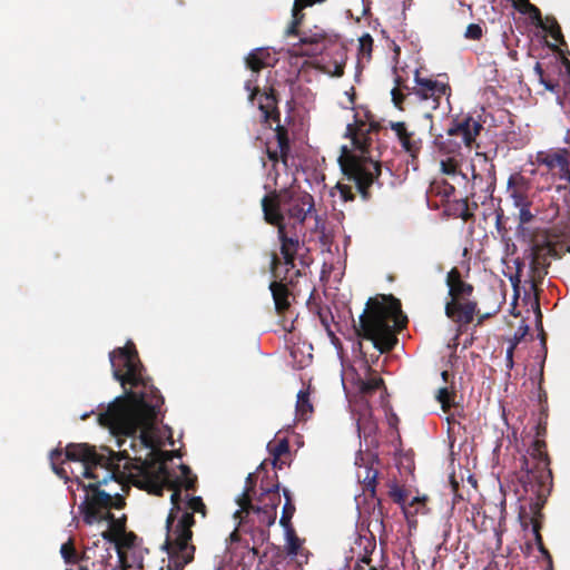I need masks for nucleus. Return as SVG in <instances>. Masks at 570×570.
<instances>
[{
	"label": "nucleus",
	"instance_id": "obj_1",
	"mask_svg": "<svg viewBox=\"0 0 570 570\" xmlns=\"http://www.w3.org/2000/svg\"><path fill=\"white\" fill-rule=\"evenodd\" d=\"M109 360L114 379L122 387L130 385V390H125L122 396H118L106 411L99 413V424L115 433L128 436L140 432L139 443L150 450L149 459H146L140 468L145 488L150 493L161 495L165 487L173 492L177 488L180 491L183 488L186 491H195L197 476L193 474L190 468L180 464V476L174 475L166 464L169 459L168 452L154 448L151 430L161 413L164 397L151 380L145 375V367L135 344L128 342L124 347L111 351Z\"/></svg>",
	"mask_w": 570,
	"mask_h": 570
},
{
	"label": "nucleus",
	"instance_id": "obj_2",
	"mask_svg": "<svg viewBox=\"0 0 570 570\" xmlns=\"http://www.w3.org/2000/svg\"><path fill=\"white\" fill-rule=\"evenodd\" d=\"M125 458L124 453H116L108 448H102L101 452H98L96 446L88 443H69L66 446V460L82 463L81 475L94 480L86 484L79 476L75 478L78 487L86 491L85 500L79 505L85 523L100 522L105 519L102 513L106 511L125 507L122 495H111L100 489L110 480L121 483L125 474L120 462Z\"/></svg>",
	"mask_w": 570,
	"mask_h": 570
},
{
	"label": "nucleus",
	"instance_id": "obj_3",
	"mask_svg": "<svg viewBox=\"0 0 570 570\" xmlns=\"http://www.w3.org/2000/svg\"><path fill=\"white\" fill-rule=\"evenodd\" d=\"M354 118V122L347 125L346 134L360 155L343 147L338 164L345 178L355 184L363 200H368L372 196L370 187L377 183L382 171L381 163L374 160L372 155L373 135L379 132L380 125L358 119L357 115Z\"/></svg>",
	"mask_w": 570,
	"mask_h": 570
},
{
	"label": "nucleus",
	"instance_id": "obj_4",
	"mask_svg": "<svg viewBox=\"0 0 570 570\" xmlns=\"http://www.w3.org/2000/svg\"><path fill=\"white\" fill-rule=\"evenodd\" d=\"M401 313V302L393 295L368 298L358 318L357 336L371 341L381 353L392 351L397 344L396 327L404 325L399 321Z\"/></svg>",
	"mask_w": 570,
	"mask_h": 570
},
{
	"label": "nucleus",
	"instance_id": "obj_5",
	"mask_svg": "<svg viewBox=\"0 0 570 570\" xmlns=\"http://www.w3.org/2000/svg\"><path fill=\"white\" fill-rule=\"evenodd\" d=\"M483 130L481 117L455 118L444 135L434 138V148L441 157V173L449 176L461 174V166L473 148H479L476 137Z\"/></svg>",
	"mask_w": 570,
	"mask_h": 570
},
{
	"label": "nucleus",
	"instance_id": "obj_6",
	"mask_svg": "<svg viewBox=\"0 0 570 570\" xmlns=\"http://www.w3.org/2000/svg\"><path fill=\"white\" fill-rule=\"evenodd\" d=\"M261 205L264 215L265 210H269L287 216L294 222L292 229H296V225L303 226L307 216L315 212L313 196L294 187L268 193L262 198Z\"/></svg>",
	"mask_w": 570,
	"mask_h": 570
},
{
	"label": "nucleus",
	"instance_id": "obj_7",
	"mask_svg": "<svg viewBox=\"0 0 570 570\" xmlns=\"http://www.w3.org/2000/svg\"><path fill=\"white\" fill-rule=\"evenodd\" d=\"M547 433L548 421L538 419L534 426V440L528 449L529 456H522L521 470L524 473L520 478L521 484L552 485L551 460L546 442Z\"/></svg>",
	"mask_w": 570,
	"mask_h": 570
},
{
	"label": "nucleus",
	"instance_id": "obj_8",
	"mask_svg": "<svg viewBox=\"0 0 570 570\" xmlns=\"http://www.w3.org/2000/svg\"><path fill=\"white\" fill-rule=\"evenodd\" d=\"M445 283L451 297L445 304V315L456 324H470L478 308V303L470 299L474 292L473 285L462 279L458 267L448 272Z\"/></svg>",
	"mask_w": 570,
	"mask_h": 570
},
{
	"label": "nucleus",
	"instance_id": "obj_9",
	"mask_svg": "<svg viewBox=\"0 0 570 570\" xmlns=\"http://www.w3.org/2000/svg\"><path fill=\"white\" fill-rule=\"evenodd\" d=\"M564 253H570V228L564 230L553 228L543 244H535L532 247L530 268L534 289L548 274L551 258H560Z\"/></svg>",
	"mask_w": 570,
	"mask_h": 570
},
{
	"label": "nucleus",
	"instance_id": "obj_10",
	"mask_svg": "<svg viewBox=\"0 0 570 570\" xmlns=\"http://www.w3.org/2000/svg\"><path fill=\"white\" fill-rule=\"evenodd\" d=\"M522 488L524 490L525 500L529 501V507H520L519 520L523 529H527L529 525L532 527L537 548L538 550H542L544 546L540 533L543 519L542 508L551 492L552 485L522 484Z\"/></svg>",
	"mask_w": 570,
	"mask_h": 570
},
{
	"label": "nucleus",
	"instance_id": "obj_11",
	"mask_svg": "<svg viewBox=\"0 0 570 570\" xmlns=\"http://www.w3.org/2000/svg\"><path fill=\"white\" fill-rule=\"evenodd\" d=\"M181 515L174 529L167 528L168 533L164 548L170 557H177L184 564L194 559L195 547L190 544L193 538L191 527L195 524V513L180 509Z\"/></svg>",
	"mask_w": 570,
	"mask_h": 570
},
{
	"label": "nucleus",
	"instance_id": "obj_12",
	"mask_svg": "<svg viewBox=\"0 0 570 570\" xmlns=\"http://www.w3.org/2000/svg\"><path fill=\"white\" fill-rule=\"evenodd\" d=\"M259 110L263 114L265 124L269 125V120L276 122L275 136L279 149V156L282 163L287 166L288 157L291 154V145L287 129L281 125V111L278 109V97L274 88H269L268 91L262 95V100L258 105Z\"/></svg>",
	"mask_w": 570,
	"mask_h": 570
},
{
	"label": "nucleus",
	"instance_id": "obj_13",
	"mask_svg": "<svg viewBox=\"0 0 570 570\" xmlns=\"http://www.w3.org/2000/svg\"><path fill=\"white\" fill-rule=\"evenodd\" d=\"M265 222L269 225L277 227V235L281 242V254L284 258V264L288 268L295 267V258L301 247V242L297 233L292 227L288 229L284 222V215L265 210Z\"/></svg>",
	"mask_w": 570,
	"mask_h": 570
},
{
	"label": "nucleus",
	"instance_id": "obj_14",
	"mask_svg": "<svg viewBox=\"0 0 570 570\" xmlns=\"http://www.w3.org/2000/svg\"><path fill=\"white\" fill-rule=\"evenodd\" d=\"M481 156L480 171L475 170V166L472 165V180H471V198L481 199L483 204L488 198L492 197L495 189V166L489 160L484 154H476Z\"/></svg>",
	"mask_w": 570,
	"mask_h": 570
},
{
	"label": "nucleus",
	"instance_id": "obj_15",
	"mask_svg": "<svg viewBox=\"0 0 570 570\" xmlns=\"http://www.w3.org/2000/svg\"><path fill=\"white\" fill-rule=\"evenodd\" d=\"M415 87L412 94L422 102H426L428 108L432 111L439 108L441 99L451 95V87L442 81L432 78H422L420 71H415Z\"/></svg>",
	"mask_w": 570,
	"mask_h": 570
},
{
	"label": "nucleus",
	"instance_id": "obj_16",
	"mask_svg": "<svg viewBox=\"0 0 570 570\" xmlns=\"http://www.w3.org/2000/svg\"><path fill=\"white\" fill-rule=\"evenodd\" d=\"M331 37L318 27L302 32L298 43L294 45L296 55L314 57L325 49V43Z\"/></svg>",
	"mask_w": 570,
	"mask_h": 570
},
{
	"label": "nucleus",
	"instance_id": "obj_17",
	"mask_svg": "<svg viewBox=\"0 0 570 570\" xmlns=\"http://www.w3.org/2000/svg\"><path fill=\"white\" fill-rule=\"evenodd\" d=\"M173 508L167 517L166 527L173 525L180 509L190 511L191 513H200L203 518L207 515V508L200 497H190L186 494L183 497L180 490L177 488L170 495Z\"/></svg>",
	"mask_w": 570,
	"mask_h": 570
},
{
	"label": "nucleus",
	"instance_id": "obj_18",
	"mask_svg": "<svg viewBox=\"0 0 570 570\" xmlns=\"http://www.w3.org/2000/svg\"><path fill=\"white\" fill-rule=\"evenodd\" d=\"M390 128L395 132L402 149L411 157L412 161L419 158L423 141L414 131L409 130L404 121H391Z\"/></svg>",
	"mask_w": 570,
	"mask_h": 570
},
{
	"label": "nucleus",
	"instance_id": "obj_19",
	"mask_svg": "<svg viewBox=\"0 0 570 570\" xmlns=\"http://www.w3.org/2000/svg\"><path fill=\"white\" fill-rule=\"evenodd\" d=\"M250 514L248 518L244 519L243 521L240 519L238 520V524L240 527H244L246 523L252 522L253 525L257 523V528L259 530V534L262 537V540H265L268 537V532L266 531V528L274 524L276 520L277 512L273 509H267L263 505H254L250 508Z\"/></svg>",
	"mask_w": 570,
	"mask_h": 570
},
{
	"label": "nucleus",
	"instance_id": "obj_20",
	"mask_svg": "<svg viewBox=\"0 0 570 570\" xmlns=\"http://www.w3.org/2000/svg\"><path fill=\"white\" fill-rule=\"evenodd\" d=\"M365 374L364 376H357L355 385L358 393L366 397L372 396L377 390L385 387L383 379L379 373L371 367L368 362L365 360Z\"/></svg>",
	"mask_w": 570,
	"mask_h": 570
},
{
	"label": "nucleus",
	"instance_id": "obj_21",
	"mask_svg": "<svg viewBox=\"0 0 570 570\" xmlns=\"http://www.w3.org/2000/svg\"><path fill=\"white\" fill-rule=\"evenodd\" d=\"M256 485V476L254 473H249L246 478V485L243 493L237 498V504L239 509L234 513L235 519H240L242 521L249 517L250 508H253L252 503V493H254V489Z\"/></svg>",
	"mask_w": 570,
	"mask_h": 570
},
{
	"label": "nucleus",
	"instance_id": "obj_22",
	"mask_svg": "<svg viewBox=\"0 0 570 570\" xmlns=\"http://www.w3.org/2000/svg\"><path fill=\"white\" fill-rule=\"evenodd\" d=\"M261 494L257 499L258 505L266 507L267 509H273L277 512V507L281 503V494H279V484L278 483H265L262 481L261 484Z\"/></svg>",
	"mask_w": 570,
	"mask_h": 570
},
{
	"label": "nucleus",
	"instance_id": "obj_23",
	"mask_svg": "<svg viewBox=\"0 0 570 570\" xmlns=\"http://www.w3.org/2000/svg\"><path fill=\"white\" fill-rule=\"evenodd\" d=\"M269 289L272 292L276 312L279 315L284 314L291 306L289 297L292 294L287 285L275 281L271 283Z\"/></svg>",
	"mask_w": 570,
	"mask_h": 570
},
{
	"label": "nucleus",
	"instance_id": "obj_24",
	"mask_svg": "<svg viewBox=\"0 0 570 570\" xmlns=\"http://www.w3.org/2000/svg\"><path fill=\"white\" fill-rule=\"evenodd\" d=\"M105 519L102 521L109 522V529L102 533V538L107 541H112L117 535L126 532V518L116 519L110 511L102 513Z\"/></svg>",
	"mask_w": 570,
	"mask_h": 570
},
{
	"label": "nucleus",
	"instance_id": "obj_25",
	"mask_svg": "<svg viewBox=\"0 0 570 570\" xmlns=\"http://www.w3.org/2000/svg\"><path fill=\"white\" fill-rule=\"evenodd\" d=\"M271 55L266 49L258 48L253 50L246 58L247 68L254 72H258L262 69L268 67Z\"/></svg>",
	"mask_w": 570,
	"mask_h": 570
},
{
	"label": "nucleus",
	"instance_id": "obj_26",
	"mask_svg": "<svg viewBox=\"0 0 570 570\" xmlns=\"http://www.w3.org/2000/svg\"><path fill=\"white\" fill-rule=\"evenodd\" d=\"M313 412V405L309 400V392L301 390L297 394L296 415L299 420H306Z\"/></svg>",
	"mask_w": 570,
	"mask_h": 570
},
{
	"label": "nucleus",
	"instance_id": "obj_27",
	"mask_svg": "<svg viewBox=\"0 0 570 570\" xmlns=\"http://www.w3.org/2000/svg\"><path fill=\"white\" fill-rule=\"evenodd\" d=\"M283 494L285 498V504L283 507L282 515L279 519V524L284 529L293 528L291 520H292L296 509H295L294 503L292 502V497H291L289 490L283 489Z\"/></svg>",
	"mask_w": 570,
	"mask_h": 570
},
{
	"label": "nucleus",
	"instance_id": "obj_28",
	"mask_svg": "<svg viewBox=\"0 0 570 570\" xmlns=\"http://www.w3.org/2000/svg\"><path fill=\"white\" fill-rule=\"evenodd\" d=\"M471 199V204L469 203L468 198L460 199L459 202H456L455 210L458 212V216L462 218L464 222L473 219L474 215L472 210L476 209L479 207V202H481V199L478 198Z\"/></svg>",
	"mask_w": 570,
	"mask_h": 570
},
{
	"label": "nucleus",
	"instance_id": "obj_29",
	"mask_svg": "<svg viewBox=\"0 0 570 570\" xmlns=\"http://www.w3.org/2000/svg\"><path fill=\"white\" fill-rule=\"evenodd\" d=\"M377 474V470L370 466L364 468V475H362L361 473L357 474L358 479H362L363 491L368 492L370 495L373 498L375 497L376 491Z\"/></svg>",
	"mask_w": 570,
	"mask_h": 570
},
{
	"label": "nucleus",
	"instance_id": "obj_30",
	"mask_svg": "<svg viewBox=\"0 0 570 570\" xmlns=\"http://www.w3.org/2000/svg\"><path fill=\"white\" fill-rule=\"evenodd\" d=\"M541 29L547 31L553 38V40L558 42L560 46H567V42L561 31V27L553 16L546 17L544 27H541Z\"/></svg>",
	"mask_w": 570,
	"mask_h": 570
},
{
	"label": "nucleus",
	"instance_id": "obj_31",
	"mask_svg": "<svg viewBox=\"0 0 570 570\" xmlns=\"http://www.w3.org/2000/svg\"><path fill=\"white\" fill-rule=\"evenodd\" d=\"M60 553L65 562L68 564H77L85 558V556L78 554L71 539L61 546Z\"/></svg>",
	"mask_w": 570,
	"mask_h": 570
},
{
	"label": "nucleus",
	"instance_id": "obj_32",
	"mask_svg": "<svg viewBox=\"0 0 570 570\" xmlns=\"http://www.w3.org/2000/svg\"><path fill=\"white\" fill-rule=\"evenodd\" d=\"M357 431L360 435L367 439L376 434L377 424L371 419V415L364 414L357 420Z\"/></svg>",
	"mask_w": 570,
	"mask_h": 570
},
{
	"label": "nucleus",
	"instance_id": "obj_33",
	"mask_svg": "<svg viewBox=\"0 0 570 570\" xmlns=\"http://www.w3.org/2000/svg\"><path fill=\"white\" fill-rule=\"evenodd\" d=\"M137 535L134 532H124L111 542L115 543L117 551L119 554H121L122 549H131L135 547L137 541Z\"/></svg>",
	"mask_w": 570,
	"mask_h": 570
},
{
	"label": "nucleus",
	"instance_id": "obj_34",
	"mask_svg": "<svg viewBox=\"0 0 570 570\" xmlns=\"http://www.w3.org/2000/svg\"><path fill=\"white\" fill-rule=\"evenodd\" d=\"M286 533V551L289 556H297L302 546L301 539L297 537L294 528L285 529Z\"/></svg>",
	"mask_w": 570,
	"mask_h": 570
},
{
	"label": "nucleus",
	"instance_id": "obj_35",
	"mask_svg": "<svg viewBox=\"0 0 570 570\" xmlns=\"http://www.w3.org/2000/svg\"><path fill=\"white\" fill-rule=\"evenodd\" d=\"M519 12L529 14L531 20L535 23L537 27L541 28L544 27L546 19H542L541 11L538 7L532 4L530 1H527L525 6H522L519 8Z\"/></svg>",
	"mask_w": 570,
	"mask_h": 570
},
{
	"label": "nucleus",
	"instance_id": "obj_36",
	"mask_svg": "<svg viewBox=\"0 0 570 570\" xmlns=\"http://www.w3.org/2000/svg\"><path fill=\"white\" fill-rule=\"evenodd\" d=\"M436 400L441 404L443 412H448L453 405L455 392L450 391L448 387H441L438 390Z\"/></svg>",
	"mask_w": 570,
	"mask_h": 570
},
{
	"label": "nucleus",
	"instance_id": "obj_37",
	"mask_svg": "<svg viewBox=\"0 0 570 570\" xmlns=\"http://www.w3.org/2000/svg\"><path fill=\"white\" fill-rule=\"evenodd\" d=\"M269 452L273 455V464L276 465L277 461L283 454L289 452V443L286 439L279 440L275 445H268Z\"/></svg>",
	"mask_w": 570,
	"mask_h": 570
},
{
	"label": "nucleus",
	"instance_id": "obj_38",
	"mask_svg": "<svg viewBox=\"0 0 570 570\" xmlns=\"http://www.w3.org/2000/svg\"><path fill=\"white\" fill-rule=\"evenodd\" d=\"M317 315L318 318L324 326V328L327 331L330 336H334V333L331 330V323L333 321V315L327 306H318L317 308Z\"/></svg>",
	"mask_w": 570,
	"mask_h": 570
},
{
	"label": "nucleus",
	"instance_id": "obj_39",
	"mask_svg": "<svg viewBox=\"0 0 570 570\" xmlns=\"http://www.w3.org/2000/svg\"><path fill=\"white\" fill-rule=\"evenodd\" d=\"M390 498L397 504L403 505L407 500V492L397 484H392L389 490Z\"/></svg>",
	"mask_w": 570,
	"mask_h": 570
},
{
	"label": "nucleus",
	"instance_id": "obj_40",
	"mask_svg": "<svg viewBox=\"0 0 570 570\" xmlns=\"http://www.w3.org/2000/svg\"><path fill=\"white\" fill-rule=\"evenodd\" d=\"M63 453L66 454V450L63 451ZM61 455H62V450H60V449H56L51 452L50 458L52 461V469L59 478L65 479L66 481H69L70 479L68 476L66 469H63L62 466H58L55 463L57 460L60 459Z\"/></svg>",
	"mask_w": 570,
	"mask_h": 570
},
{
	"label": "nucleus",
	"instance_id": "obj_41",
	"mask_svg": "<svg viewBox=\"0 0 570 570\" xmlns=\"http://www.w3.org/2000/svg\"><path fill=\"white\" fill-rule=\"evenodd\" d=\"M344 67H345L344 60L334 61L331 63V66H327V65L323 66L322 70L331 76L342 77L344 75Z\"/></svg>",
	"mask_w": 570,
	"mask_h": 570
},
{
	"label": "nucleus",
	"instance_id": "obj_42",
	"mask_svg": "<svg viewBox=\"0 0 570 570\" xmlns=\"http://www.w3.org/2000/svg\"><path fill=\"white\" fill-rule=\"evenodd\" d=\"M360 52L364 56L370 57L373 48V38L370 33L363 35L360 39Z\"/></svg>",
	"mask_w": 570,
	"mask_h": 570
},
{
	"label": "nucleus",
	"instance_id": "obj_43",
	"mask_svg": "<svg viewBox=\"0 0 570 570\" xmlns=\"http://www.w3.org/2000/svg\"><path fill=\"white\" fill-rule=\"evenodd\" d=\"M483 31L482 27L478 23H470L466 27V30L464 32V37L469 40H480L482 38Z\"/></svg>",
	"mask_w": 570,
	"mask_h": 570
},
{
	"label": "nucleus",
	"instance_id": "obj_44",
	"mask_svg": "<svg viewBox=\"0 0 570 570\" xmlns=\"http://www.w3.org/2000/svg\"><path fill=\"white\" fill-rule=\"evenodd\" d=\"M518 346V341H511L505 353V365L507 368L510 371L513 368L514 362H513V355L514 351Z\"/></svg>",
	"mask_w": 570,
	"mask_h": 570
},
{
	"label": "nucleus",
	"instance_id": "obj_45",
	"mask_svg": "<svg viewBox=\"0 0 570 570\" xmlns=\"http://www.w3.org/2000/svg\"><path fill=\"white\" fill-rule=\"evenodd\" d=\"M392 101L395 107L403 110V102L406 98V96L402 92V90L397 87L393 88L391 91Z\"/></svg>",
	"mask_w": 570,
	"mask_h": 570
},
{
	"label": "nucleus",
	"instance_id": "obj_46",
	"mask_svg": "<svg viewBox=\"0 0 570 570\" xmlns=\"http://www.w3.org/2000/svg\"><path fill=\"white\" fill-rule=\"evenodd\" d=\"M336 188L338 189L340 195H341V197H342V199H343L344 202H351V200H354L355 195H354V193L352 191L351 186L338 183V184L336 185Z\"/></svg>",
	"mask_w": 570,
	"mask_h": 570
},
{
	"label": "nucleus",
	"instance_id": "obj_47",
	"mask_svg": "<svg viewBox=\"0 0 570 570\" xmlns=\"http://www.w3.org/2000/svg\"><path fill=\"white\" fill-rule=\"evenodd\" d=\"M533 219V214L530 210V205L519 207V222L520 224H528Z\"/></svg>",
	"mask_w": 570,
	"mask_h": 570
},
{
	"label": "nucleus",
	"instance_id": "obj_48",
	"mask_svg": "<svg viewBox=\"0 0 570 570\" xmlns=\"http://www.w3.org/2000/svg\"><path fill=\"white\" fill-rule=\"evenodd\" d=\"M511 197L513 198L514 205L517 207H522V206H525V205H530V203L528 202V198L524 195V193H522L520 190L514 189L512 191V194H511Z\"/></svg>",
	"mask_w": 570,
	"mask_h": 570
},
{
	"label": "nucleus",
	"instance_id": "obj_49",
	"mask_svg": "<svg viewBox=\"0 0 570 570\" xmlns=\"http://www.w3.org/2000/svg\"><path fill=\"white\" fill-rule=\"evenodd\" d=\"M302 32L299 31V21H292L286 30V36L288 37H299Z\"/></svg>",
	"mask_w": 570,
	"mask_h": 570
},
{
	"label": "nucleus",
	"instance_id": "obj_50",
	"mask_svg": "<svg viewBox=\"0 0 570 570\" xmlns=\"http://www.w3.org/2000/svg\"><path fill=\"white\" fill-rule=\"evenodd\" d=\"M549 416V406H548V395H544V401L542 405H540L539 420L548 421Z\"/></svg>",
	"mask_w": 570,
	"mask_h": 570
},
{
	"label": "nucleus",
	"instance_id": "obj_51",
	"mask_svg": "<svg viewBox=\"0 0 570 570\" xmlns=\"http://www.w3.org/2000/svg\"><path fill=\"white\" fill-rule=\"evenodd\" d=\"M539 81H540V83H542L544 86V88L548 91H551V92H557L558 91V88H559L558 82H553L551 80H548L544 77L539 79Z\"/></svg>",
	"mask_w": 570,
	"mask_h": 570
},
{
	"label": "nucleus",
	"instance_id": "obj_52",
	"mask_svg": "<svg viewBox=\"0 0 570 570\" xmlns=\"http://www.w3.org/2000/svg\"><path fill=\"white\" fill-rule=\"evenodd\" d=\"M539 551H540V553L543 556V558L547 561V570H553L552 556L549 552V550L546 548V546H543V549L539 550Z\"/></svg>",
	"mask_w": 570,
	"mask_h": 570
},
{
	"label": "nucleus",
	"instance_id": "obj_53",
	"mask_svg": "<svg viewBox=\"0 0 570 570\" xmlns=\"http://www.w3.org/2000/svg\"><path fill=\"white\" fill-rule=\"evenodd\" d=\"M245 89L250 91L249 94V101H254L256 95L259 92V89L257 87H252V80L246 81Z\"/></svg>",
	"mask_w": 570,
	"mask_h": 570
},
{
	"label": "nucleus",
	"instance_id": "obj_54",
	"mask_svg": "<svg viewBox=\"0 0 570 570\" xmlns=\"http://www.w3.org/2000/svg\"><path fill=\"white\" fill-rule=\"evenodd\" d=\"M266 154H267L268 159L271 161H273L274 164L282 161L281 156H279V150L278 151L271 150L269 148H267Z\"/></svg>",
	"mask_w": 570,
	"mask_h": 570
},
{
	"label": "nucleus",
	"instance_id": "obj_55",
	"mask_svg": "<svg viewBox=\"0 0 570 570\" xmlns=\"http://www.w3.org/2000/svg\"><path fill=\"white\" fill-rule=\"evenodd\" d=\"M345 94L348 97V101H350L351 108H353V106L355 104V96H356L354 87H351L350 90L346 91Z\"/></svg>",
	"mask_w": 570,
	"mask_h": 570
},
{
	"label": "nucleus",
	"instance_id": "obj_56",
	"mask_svg": "<svg viewBox=\"0 0 570 570\" xmlns=\"http://www.w3.org/2000/svg\"><path fill=\"white\" fill-rule=\"evenodd\" d=\"M534 72L538 75L539 79L544 77L543 68L540 62H535Z\"/></svg>",
	"mask_w": 570,
	"mask_h": 570
},
{
	"label": "nucleus",
	"instance_id": "obj_57",
	"mask_svg": "<svg viewBox=\"0 0 570 570\" xmlns=\"http://www.w3.org/2000/svg\"><path fill=\"white\" fill-rule=\"evenodd\" d=\"M544 395H547V392L541 386H539V406L542 405L544 401Z\"/></svg>",
	"mask_w": 570,
	"mask_h": 570
},
{
	"label": "nucleus",
	"instance_id": "obj_58",
	"mask_svg": "<svg viewBox=\"0 0 570 570\" xmlns=\"http://www.w3.org/2000/svg\"><path fill=\"white\" fill-rule=\"evenodd\" d=\"M454 191H455L454 186H452V185H449V184H448V185L445 186V189H444V195H445V196H450V195H452Z\"/></svg>",
	"mask_w": 570,
	"mask_h": 570
},
{
	"label": "nucleus",
	"instance_id": "obj_59",
	"mask_svg": "<svg viewBox=\"0 0 570 570\" xmlns=\"http://www.w3.org/2000/svg\"><path fill=\"white\" fill-rule=\"evenodd\" d=\"M535 305H537V307H535V309H537V318H538L539 324L542 326V323H541L542 314H541V311H540L539 303L537 302Z\"/></svg>",
	"mask_w": 570,
	"mask_h": 570
},
{
	"label": "nucleus",
	"instance_id": "obj_60",
	"mask_svg": "<svg viewBox=\"0 0 570 570\" xmlns=\"http://www.w3.org/2000/svg\"><path fill=\"white\" fill-rule=\"evenodd\" d=\"M229 539H230L232 541H238V540H239L237 529H235V530L230 533Z\"/></svg>",
	"mask_w": 570,
	"mask_h": 570
},
{
	"label": "nucleus",
	"instance_id": "obj_61",
	"mask_svg": "<svg viewBox=\"0 0 570 570\" xmlns=\"http://www.w3.org/2000/svg\"><path fill=\"white\" fill-rule=\"evenodd\" d=\"M441 376H442V380L446 383L449 381L450 373L448 371H443L441 373Z\"/></svg>",
	"mask_w": 570,
	"mask_h": 570
},
{
	"label": "nucleus",
	"instance_id": "obj_62",
	"mask_svg": "<svg viewBox=\"0 0 570 570\" xmlns=\"http://www.w3.org/2000/svg\"><path fill=\"white\" fill-rule=\"evenodd\" d=\"M523 335H524V334H521V335H517V334H515V335H514L513 341H518V344H519V343H520V341L522 340Z\"/></svg>",
	"mask_w": 570,
	"mask_h": 570
},
{
	"label": "nucleus",
	"instance_id": "obj_63",
	"mask_svg": "<svg viewBox=\"0 0 570 570\" xmlns=\"http://www.w3.org/2000/svg\"><path fill=\"white\" fill-rule=\"evenodd\" d=\"M553 51H559V47L558 45H554V43H551V45H548Z\"/></svg>",
	"mask_w": 570,
	"mask_h": 570
},
{
	"label": "nucleus",
	"instance_id": "obj_64",
	"mask_svg": "<svg viewBox=\"0 0 570 570\" xmlns=\"http://www.w3.org/2000/svg\"><path fill=\"white\" fill-rule=\"evenodd\" d=\"M78 570H89L86 566H79Z\"/></svg>",
	"mask_w": 570,
	"mask_h": 570
}]
</instances>
